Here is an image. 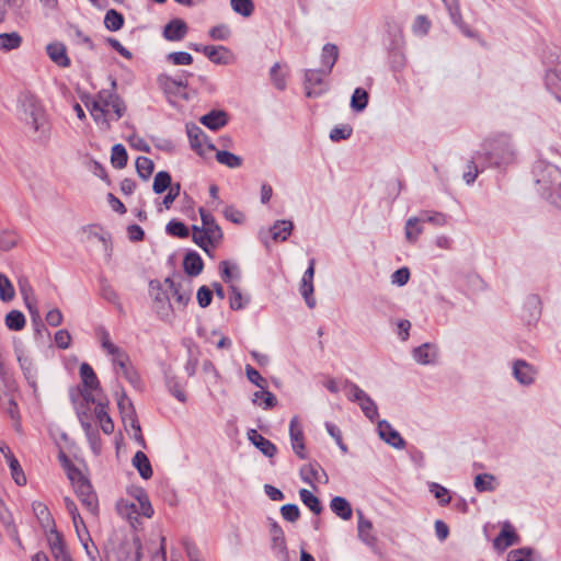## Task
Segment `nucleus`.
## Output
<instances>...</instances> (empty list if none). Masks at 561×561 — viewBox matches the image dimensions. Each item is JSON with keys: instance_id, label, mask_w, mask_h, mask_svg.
Masks as SVG:
<instances>
[{"instance_id": "nucleus-1", "label": "nucleus", "mask_w": 561, "mask_h": 561, "mask_svg": "<svg viewBox=\"0 0 561 561\" xmlns=\"http://www.w3.org/2000/svg\"><path fill=\"white\" fill-rule=\"evenodd\" d=\"M80 376L83 383V398L87 402V408L78 411V417L92 451L99 455L102 449V443L96 425L101 427L104 434L110 435L114 431V423L107 413V404L95 397L100 383L93 368L87 363L81 364Z\"/></svg>"}, {"instance_id": "nucleus-2", "label": "nucleus", "mask_w": 561, "mask_h": 561, "mask_svg": "<svg viewBox=\"0 0 561 561\" xmlns=\"http://www.w3.org/2000/svg\"><path fill=\"white\" fill-rule=\"evenodd\" d=\"M19 118L37 140H45L50 133V123L39 98L31 91H23L18 98Z\"/></svg>"}, {"instance_id": "nucleus-3", "label": "nucleus", "mask_w": 561, "mask_h": 561, "mask_svg": "<svg viewBox=\"0 0 561 561\" xmlns=\"http://www.w3.org/2000/svg\"><path fill=\"white\" fill-rule=\"evenodd\" d=\"M94 122L102 128L108 129L111 122L118 121L125 113L126 106L122 99L112 91H100L90 103H87Z\"/></svg>"}, {"instance_id": "nucleus-4", "label": "nucleus", "mask_w": 561, "mask_h": 561, "mask_svg": "<svg viewBox=\"0 0 561 561\" xmlns=\"http://www.w3.org/2000/svg\"><path fill=\"white\" fill-rule=\"evenodd\" d=\"M136 502L129 500H119L117 502V512L130 523L136 522L139 516L152 517L154 511L145 490L135 489L131 493Z\"/></svg>"}, {"instance_id": "nucleus-5", "label": "nucleus", "mask_w": 561, "mask_h": 561, "mask_svg": "<svg viewBox=\"0 0 561 561\" xmlns=\"http://www.w3.org/2000/svg\"><path fill=\"white\" fill-rule=\"evenodd\" d=\"M67 476L82 505L95 515L98 513L99 502L87 477L73 466L67 468Z\"/></svg>"}, {"instance_id": "nucleus-6", "label": "nucleus", "mask_w": 561, "mask_h": 561, "mask_svg": "<svg viewBox=\"0 0 561 561\" xmlns=\"http://www.w3.org/2000/svg\"><path fill=\"white\" fill-rule=\"evenodd\" d=\"M99 340L103 351L111 357L116 373L130 381H135L137 377L128 365V356L121 347L112 342L110 333L105 330H101L99 332Z\"/></svg>"}, {"instance_id": "nucleus-7", "label": "nucleus", "mask_w": 561, "mask_h": 561, "mask_svg": "<svg viewBox=\"0 0 561 561\" xmlns=\"http://www.w3.org/2000/svg\"><path fill=\"white\" fill-rule=\"evenodd\" d=\"M537 184L543 194L553 198L561 195V170L553 164H539L536 169Z\"/></svg>"}, {"instance_id": "nucleus-8", "label": "nucleus", "mask_w": 561, "mask_h": 561, "mask_svg": "<svg viewBox=\"0 0 561 561\" xmlns=\"http://www.w3.org/2000/svg\"><path fill=\"white\" fill-rule=\"evenodd\" d=\"M485 148L490 160L496 165L508 163L514 159V150L506 135L489 139Z\"/></svg>"}, {"instance_id": "nucleus-9", "label": "nucleus", "mask_w": 561, "mask_h": 561, "mask_svg": "<svg viewBox=\"0 0 561 561\" xmlns=\"http://www.w3.org/2000/svg\"><path fill=\"white\" fill-rule=\"evenodd\" d=\"M150 296L153 300V308L163 320H170L173 317V305L170 298V290L160 282L152 280L149 284Z\"/></svg>"}, {"instance_id": "nucleus-10", "label": "nucleus", "mask_w": 561, "mask_h": 561, "mask_svg": "<svg viewBox=\"0 0 561 561\" xmlns=\"http://www.w3.org/2000/svg\"><path fill=\"white\" fill-rule=\"evenodd\" d=\"M222 239V231L218 225L193 227V240L205 252L209 253L210 248H215Z\"/></svg>"}, {"instance_id": "nucleus-11", "label": "nucleus", "mask_w": 561, "mask_h": 561, "mask_svg": "<svg viewBox=\"0 0 561 561\" xmlns=\"http://www.w3.org/2000/svg\"><path fill=\"white\" fill-rule=\"evenodd\" d=\"M186 134L191 148L201 157H208L215 151V146L209 141L201 127L194 123L186 124Z\"/></svg>"}, {"instance_id": "nucleus-12", "label": "nucleus", "mask_w": 561, "mask_h": 561, "mask_svg": "<svg viewBox=\"0 0 561 561\" xmlns=\"http://www.w3.org/2000/svg\"><path fill=\"white\" fill-rule=\"evenodd\" d=\"M164 285L168 287L170 296L173 298V311L184 310L192 297L190 283H174L170 278H167Z\"/></svg>"}, {"instance_id": "nucleus-13", "label": "nucleus", "mask_w": 561, "mask_h": 561, "mask_svg": "<svg viewBox=\"0 0 561 561\" xmlns=\"http://www.w3.org/2000/svg\"><path fill=\"white\" fill-rule=\"evenodd\" d=\"M202 53L216 65H232L236 62V55L225 46H204Z\"/></svg>"}, {"instance_id": "nucleus-14", "label": "nucleus", "mask_w": 561, "mask_h": 561, "mask_svg": "<svg viewBox=\"0 0 561 561\" xmlns=\"http://www.w3.org/2000/svg\"><path fill=\"white\" fill-rule=\"evenodd\" d=\"M520 541L519 536L516 534L515 528L511 523L505 522L497 537L493 540V547L499 552L505 551L508 547L517 545Z\"/></svg>"}, {"instance_id": "nucleus-15", "label": "nucleus", "mask_w": 561, "mask_h": 561, "mask_svg": "<svg viewBox=\"0 0 561 561\" xmlns=\"http://www.w3.org/2000/svg\"><path fill=\"white\" fill-rule=\"evenodd\" d=\"M314 264V259H311L300 282V294L309 308H313L316 306V299L313 297Z\"/></svg>"}, {"instance_id": "nucleus-16", "label": "nucleus", "mask_w": 561, "mask_h": 561, "mask_svg": "<svg viewBox=\"0 0 561 561\" xmlns=\"http://www.w3.org/2000/svg\"><path fill=\"white\" fill-rule=\"evenodd\" d=\"M329 73H325V70H314L308 69L305 72V81H306V93L307 96H318L320 95L324 89L322 88L323 79Z\"/></svg>"}, {"instance_id": "nucleus-17", "label": "nucleus", "mask_w": 561, "mask_h": 561, "mask_svg": "<svg viewBox=\"0 0 561 561\" xmlns=\"http://www.w3.org/2000/svg\"><path fill=\"white\" fill-rule=\"evenodd\" d=\"M289 436L295 454L301 459L306 458L302 426L297 416L290 420Z\"/></svg>"}, {"instance_id": "nucleus-18", "label": "nucleus", "mask_w": 561, "mask_h": 561, "mask_svg": "<svg viewBox=\"0 0 561 561\" xmlns=\"http://www.w3.org/2000/svg\"><path fill=\"white\" fill-rule=\"evenodd\" d=\"M159 87L167 93L168 95H179L183 99H187V94L185 93V88L187 85L186 82L182 80H176L171 78L168 75H161L158 78Z\"/></svg>"}, {"instance_id": "nucleus-19", "label": "nucleus", "mask_w": 561, "mask_h": 561, "mask_svg": "<svg viewBox=\"0 0 561 561\" xmlns=\"http://www.w3.org/2000/svg\"><path fill=\"white\" fill-rule=\"evenodd\" d=\"M18 362L20 364L21 369L28 382V385L34 389L37 388V368L34 365L32 358L25 354L22 350L16 351Z\"/></svg>"}, {"instance_id": "nucleus-20", "label": "nucleus", "mask_w": 561, "mask_h": 561, "mask_svg": "<svg viewBox=\"0 0 561 561\" xmlns=\"http://www.w3.org/2000/svg\"><path fill=\"white\" fill-rule=\"evenodd\" d=\"M188 32L187 24L181 19L171 20L163 28V36L170 42L182 41Z\"/></svg>"}, {"instance_id": "nucleus-21", "label": "nucleus", "mask_w": 561, "mask_h": 561, "mask_svg": "<svg viewBox=\"0 0 561 561\" xmlns=\"http://www.w3.org/2000/svg\"><path fill=\"white\" fill-rule=\"evenodd\" d=\"M378 433L380 438L392 447L398 449L404 447L403 438L387 421L378 423Z\"/></svg>"}, {"instance_id": "nucleus-22", "label": "nucleus", "mask_w": 561, "mask_h": 561, "mask_svg": "<svg viewBox=\"0 0 561 561\" xmlns=\"http://www.w3.org/2000/svg\"><path fill=\"white\" fill-rule=\"evenodd\" d=\"M513 374L522 385H530L535 381L537 370L525 360H516L513 365Z\"/></svg>"}, {"instance_id": "nucleus-23", "label": "nucleus", "mask_w": 561, "mask_h": 561, "mask_svg": "<svg viewBox=\"0 0 561 561\" xmlns=\"http://www.w3.org/2000/svg\"><path fill=\"white\" fill-rule=\"evenodd\" d=\"M46 53L50 60L59 67L70 66V59L67 55L66 46L60 42H54L46 46Z\"/></svg>"}, {"instance_id": "nucleus-24", "label": "nucleus", "mask_w": 561, "mask_h": 561, "mask_svg": "<svg viewBox=\"0 0 561 561\" xmlns=\"http://www.w3.org/2000/svg\"><path fill=\"white\" fill-rule=\"evenodd\" d=\"M437 352L435 346L425 343L413 350V358L421 365H428L435 362Z\"/></svg>"}, {"instance_id": "nucleus-25", "label": "nucleus", "mask_w": 561, "mask_h": 561, "mask_svg": "<svg viewBox=\"0 0 561 561\" xmlns=\"http://www.w3.org/2000/svg\"><path fill=\"white\" fill-rule=\"evenodd\" d=\"M122 421L128 435L133 439H135L140 446L145 447V438L141 434L140 424L138 422L136 413L127 417H124Z\"/></svg>"}, {"instance_id": "nucleus-26", "label": "nucleus", "mask_w": 561, "mask_h": 561, "mask_svg": "<svg viewBox=\"0 0 561 561\" xmlns=\"http://www.w3.org/2000/svg\"><path fill=\"white\" fill-rule=\"evenodd\" d=\"M201 123L211 130H217L224 127L228 119L227 114L222 111H211L210 113L201 117Z\"/></svg>"}, {"instance_id": "nucleus-27", "label": "nucleus", "mask_w": 561, "mask_h": 561, "mask_svg": "<svg viewBox=\"0 0 561 561\" xmlns=\"http://www.w3.org/2000/svg\"><path fill=\"white\" fill-rule=\"evenodd\" d=\"M339 58V48L334 44H325L321 53V65L325 73H330Z\"/></svg>"}, {"instance_id": "nucleus-28", "label": "nucleus", "mask_w": 561, "mask_h": 561, "mask_svg": "<svg viewBox=\"0 0 561 561\" xmlns=\"http://www.w3.org/2000/svg\"><path fill=\"white\" fill-rule=\"evenodd\" d=\"M249 439L267 457H273L276 454V446L259 434L255 430L249 432Z\"/></svg>"}, {"instance_id": "nucleus-29", "label": "nucleus", "mask_w": 561, "mask_h": 561, "mask_svg": "<svg viewBox=\"0 0 561 561\" xmlns=\"http://www.w3.org/2000/svg\"><path fill=\"white\" fill-rule=\"evenodd\" d=\"M293 228L294 225L290 220H277L270 229V233L274 241H285L290 236Z\"/></svg>"}, {"instance_id": "nucleus-30", "label": "nucleus", "mask_w": 561, "mask_h": 561, "mask_svg": "<svg viewBox=\"0 0 561 561\" xmlns=\"http://www.w3.org/2000/svg\"><path fill=\"white\" fill-rule=\"evenodd\" d=\"M131 463L138 470L142 479L148 480L152 477L151 463L145 453L140 450L137 451L133 457Z\"/></svg>"}, {"instance_id": "nucleus-31", "label": "nucleus", "mask_w": 561, "mask_h": 561, "mask_svg": "<svg viewBox=\"0 0 561 561\" xmlns=\"http://www.w3.org/2000/svg\"><path fill=\"white\" fill-rule=\"evenodd\" d=\"M330 507L340 518L348 520L352 518L353 511L351 504L342 496H335L330 502Z\"/></svg>"}, {"instance_id": "nucleus-32", "label": "nucleus", "mask_w": 561, "mask_h": 561, "mask_svg": "<svg viewBox=\"0 0 561 561\" xmlns=\"http://www.w3.org/2000/svg\"><path fill=\"white\" fill-rule=\"evenodd\" d=\"M358 536L368 546L373 547L376 543V537L373 534V524L370 520L365 519L363 514L358 513Z\"/></svg>"}, {"instance_id": "nucleus-33", "label": "nucleus", "mask_w": 561, "mask_h": 561, "mask_svg": "<svg viewBox=\"0 0 561 561\" xmlns=\"http://www.w3.org/2000/svg\"><path fill=\"white\" fill-rule=\"evenodd\" d=\"M22 36L18 32L0 34V50L8 53L20 48L22 45Z\"/></svg>"}, {"instance_id": "nucleus-34", "label": "nucleus", "mask_w": 561, "mask_h": 561, "mask_svg": "<svg viewBox=\"0 0 561 561\" xmlns=\"http://www.w3.org/2000/svg\"><path fill=\"white\" fill-rule=\"evenodd\" d=\"M252 402L262 407L264 410H270L277 404V399L272 392L266 390L265 387L253 393Z\"/></svg>"}, {"instance_id": "nucleus-35", "label": "nucleus", "mask_w": 561, "mask_h": 561, "mask_svg": "<svg viewBox=\"0 0 561 561\" xmlns=\"http://www.w3.org/2000/svg\"><path fill=\"white\" fill-rule=\"evenodd\" d=\"M497 486L496 478L490 473L478 474L474 478V488L478 492H491Z\"/></svg>"}, {"instance_id": "nucleus-36", "label": "nucleus", "mask_w": 561, "mask_h": 561, "mask_svg": "<svg viewBox=\"0 0 561 561\" xmlns=\"http://www.w3.org/2000/svg\"><path fill=\"white\" fill-rule=\"evenodd\" d=\"M5 327L11 331H21L26 324L24 314L19 310H11L4 318Z\"/></svg>"}, {"instance_id": "nucleus-37", "label": "nucleus", "mask_w": 561, "mask_h": 561, "mask_svg": "<svg viewBox=\"0 0 561 561\" xmlns=\"http://www.w3.org/2000/svg\"><path fill=\"white\" fill-rule=\"evenodd\" d=\"M183 266L188 275L196 276L203 270V261L197 253H188L184 257Z\"/></svg>"}, {"instance_id": "nucleus-38", "label": "nucleus", "mask_w": 561, "mask_h": 561, "mask_svg": "<svg viewBox=\"0 0 561 561\" xmlns=\"http://www.w3.org/2000/svg\"><path fill=\"white\" fill-rule=\"evenodd\" d=\"M216 160L230 169H237L242 165V158L226 150H216Z\"/></svg>"}, {"instance_id": "nucleus-39", "label": "nucleus", "mask_w": 561, "mask_h": 561, "mask_svg": "<svg viewBox=\"0 0 561 561\" xmlns=\"http://www.w3.org/2000/svg\"><path fill=\"white\" fill-rule=\"evenodd\" d=\"M322 472L321 468L314 463H307L300 469L301 479L311 485L314 482H320V473Z\"/></svg>"}, {"instance_id": "nucleus-40", "label": "nucleus", "mask_w": 561, "mask_h": 561, "mask_svg": "<svg viewBox=\"0 0 561 561\" xmlns=\"http://www.w3.org/2000/svg\"><path fill=\"white\" fill-rule=\"evenodd\" d=\"M128 160L127 151L121 144L114 145L111 151V162L114 168L123 169L126 167Z\"/></svg>"}, {"instance_id": "nucleus-41", "label": "nucleus", "mask_w": 561, "mask_h": 561, "mask_svg": "<svg viewBox=\"0 0 561 561\" xmlns=\"http://www.w3.org/2000/svg\"><path fill=\"white\" fill-rule=\"evenodd\" d=\"M104 25L111 32L121 30L124 25V18L116 10L111 9L104 16Z\"/></svg>"}, {"instance_id": "nucleus-42", "label": "nucleus", "mask_w": 561, "mask_h": 561, "mask_svg": "<svg viewBox=\"0 0 561 561\" xmlns=\"http://www.w3.org/2000/svg\"><path fill=\"white\" fill-rule=\"evenodd\" d=\"M299 497L301 502L314 514H320L322 511V506L320 504L319 499L312 494L307 489H301L299 491Z\"/></svg>"}, {"instance_id": "nucleus-43", "label": "nucleus", "mask_w": 561, "mask_h": 561, "mask_svg": "<svg viewBox=\"0 0 561 561\" xmlns=\"http://www.w3.org/2000/svg\"><path fill=\"white\" fill-rule=\"evenodd\" d=\"M48 542L54 559L58 558L59 556H64L68 552L66 550L65 543L59 533L55 530L51 531L48 537Z\"/></svg>"}, {"instance_id": "nucleus-44", "label": "nucleus", "mask_w": 561, "mask_h": 561, "mask_svg": "<svg viewBox=\"0 0 561 561\" xmlns=\"http://www.w3.org/2000/svg\"><path fill=\"white\" fill-rule=\"evenodd\" d=\"M423 221L419 217H412L408 219L405 225V237L409 241L414 242L422 233L423 228L421 226Z\"/></svg>"}, {"instance_id": "nucleus-45", "label": "nucleus", "mask_w": 561, "mask_h": 561, "mask_svg": "<svg viewBox=\"0 0 561 561\" xmlns=\"http://www.w3.org/2000/svg\"><path fill=\"white\" fill-rule=\"evenodd\" d=\"M171 186V175L167 171H160L154 175L152 190L156 194H161Z\"/></svg>"}, {"instance_id": "nucleus-46", "label": "nucleus", "mask_w": 561, "mask_h": 561, "mask_svg": "<svg viewBox=\"0 0 561 561\" xmlns=\"http://www.w3.org/2000/svg\"><path fill=\"white\" fill-rule=\"evenodd\" d=\"M153 168L154 164L151 159L147 157H138L136 159V170L141 179L148 180L153 172Z\"/></svg>"}, {"instance_id": "nucleus-47", "label": "nucleus", "mask_w": 561, "mask_h": 561, "mask_svg": "<svg viewBox=\"0 0 561 561\" xmlns=\"http://www.w3.org/2000/svg\"><path fill=\"white\" fill-rule=\"evenodd\" d=\"M367 103H368V93L362 88L355 89V91L352 95V99H351L352 108L357 112H362L366 108Z\"/></svg>"}, {"instance_id": "nucleus-48", "label": "nucleus", "mask_w": 561, "mask_h": 561, "mask_svg": "<svg viewBox=\"0 0 561 561\" xmlns=\"http://www.w3.org/2000/svg\"><path fill=\"white\" fill-rule=\"evenodd\" d=\"M15 296V290L10 279L0 273V299L11 301Z\"/></svg>"}, {"instance_id": "nucleus-49", "label": "nucleus", "mask_w": 561, "mask_h": 561, "mask_svg": "<svg viewBox=\"0 0 561 561\" xmlns=\"http://www.w3.org/2000/svg\"><path fill=\"white\" fill-rule=\"evenodd\" d=\"M8 466L10 468L11 477L14 480V482L20 486L25 485L26 481H27L26 476H25L19 460L11 459L10 462H8Z\"/></svg>"}, {"instance_id": "nucleus-50", "label": "nucleus", "mask_w": 561, "mask_h": 561, "mask_svg": "<svg viewBox=\"0 0 561 561\" xmlns=\"http://www.w3.org/2000/svg\"><path fill=\"white\" fill-rule=\"evenodd\" d=\"M249 302V297H244L241 291L236 287L231 286V295L229 298L230 308L233 310H240L245 307Z\"/></svg>"}, {"instance_id": "nucleus-51", "label": "nucleus", "mask_w": 561, "mask_h": 561, "mask_svg": "<svg viewBox=\"0 0 561 561\" xmlns=\"http://www.w3.org/2000/svg\"><path fill=\"white\" fill-rule=\"evenodd\" d=\"M167 60L174 66H188L193 62V57L186 51H174L167 55Z\"/></svg>"}, {"instance_id": "nucleus-52", "label": "nucleus", "mask_w": 561, "mask_h": 561, "mask_svg": "<svg viewBox=\"0 0 561 561\" xmlns=\"http://www.w3.org/2000/svg\"><path fill=\"white\" fill-rule=\"evenodd\" d=\"M232 10L242 16H250L253 12V3L251 0H231Z\"/></svg>"}, {"instance_id": "nucleus-53", "label": "nucleus", "mask_w": 561, "mask_h": 561, "mask_svg": "<svg viewBox=\"0 0 561 561\" xmlns=\"http://www.w3.org/2000/svg\"><path fill=\"white\" fill-rule=\"evenodd\" d=\"M19 242V236L14 231H3L0 233V248L9 251L14 248Z\"/></svg>"}, {"instance_id": "nucleus-54", "label": "nucleus", "mask_w": 561, "mask_h": 561, "mask_svg": "<svg viewBox=\"0 0 561 561\" xmlns=\"http://www.w3.org/2000/svg\"><path fill=\"white\" fill-rule=\"evenodd\" d=\"M364 414L370 420L374 421L378 416V409L376 403L371 400L369 396L360 400L358 403Z\"/></svg>"}, {"instance_id": "nucleus-55", "label": "nucleus", "mask_w": 561, "mask_h": 561, "mask_svg": "<svg viewBox=\"0 0 561 561\" xmlns=\"http://www.w3.org/2000/svg\"><path fill=\"white\" fill-rule=\"evenodd\" d=\"M507 561H533V550L530 548H519L508 552Z\"/></svg>"}, {"instance_id": "nucleus-56", "label": "nucleus", "mask_w": 561, "mask_h": 561, "mask_svg": "<svg viewBox=\"0 0 561 561\" xmlns=\"http://www.w3.org/2000/svg\"><path fill=\"white\" fill-rule=\"evenodd\" d=\"M101 296L108 302L121 308L119 296L112 285L107 283L102 284Z\"/></svg>"}, {"instance_id": "nucleus-57", "label": "nucleus", "mask_w": 561, "mask_h": 561, "mask_svg": "<svg viewBox=\"0 0 561 561\" xmlns=\"http://www.w3.org/2000/svg\"><path fill=\"white\" fill-rule=\"evenodd\" d=\"M167 232L171 236L181 238L188 237L190 234L187 227L183 222L176 220H172L167 225Z\"/></svg>"}, {"instance_id": "nucleus-58", "label": "nucleus", "mask_w": 561, "mask_h": 561, "mask_svg": "<svg viewBox=\"0 0 561 561\" xmlns=\"http://www.w3.org/2000/svg\"><path fill=\"white\" fill-rule=\"evenodd\" d=\"M208 34H209L210 38L214 41H226L229 38L231 32H230V28L228 25L219 24V25L213 26L208 31Z\"/></svg>"}, {"instance_id": "nucleus-59", "label": "nucleus", "mask_w": 561, "mask_h": 561, "mask_svg": "<svg viewBox=\"0 0 561 561\" xmlns=\"http://www.w3.org/2000/svg\"><path fill=\"white\" fill-rule=\"evenodd\" d=\"M221 277L226 283H231L237 277L238 268L228 261H222L219 265Z\"/></svg>"}, {"instance_id": "nucleus-60", "label": "nucleus", "mask_w": 561, "mask_h": 561, "mask_svg": "<svg viewBox=\"0 0 561 561\" xmlns=\"http://www.w3.org/2000/svg\"><path fill=\"white\" fill-rule=\"evenodd\" d=\"M280 515L288 522H296L300 516V511L295 504H286L280 507Z\"/></svg>"}, {"instance_id": "nucleus-61", "label": "nucleus", "mask_w": 561, "mask_h": 561, "mask_svg": "<svg viewBox=\"0 0 561 561\" xmlns=\"http://www.w3.org/2000/svg\"><path fill=\"white\" fill-rule=\"evenodd\" d=\"M431 492L434 496L439 501L440 504H448L450 502V496L448 490L437 483H432L430 485Z\"/></svg>"}, {"instance_id": "nucleus-62", "label": "nucleus", "mask_w": 561, "mask_h": 561, "mask_svg": "<svg viewBox=\"0 0 561 561\" xmlns=\"http://www.w3.org/2000/svg\"><path fill=\"white\" fill-rule=\"evenodd\" d=\"M245 374L248 379L254 383L260 389H263L266 387L265 379L261 376V374L254 369L251 365L245 366Z\"/></svg>"}, {"instance_id": "nucleus-63", "label": "nucleus", "mask_w": 561, "mask_h": 561, "mask_svg": "<svg viewBox=\"0 0 561 561\" xmlns=\"http://www.w3.org/2000/svg\"><path fill=\"white\" fill-rule=\"evenodd\" d=\"M224 216L233 224H242L245 219L244 214L233 206L226 207Z\"/></svg>"}, {"instance_id": "nucleus-64", "label": "nucleus", "mask_w": 561, "mask_h": 561, "mask_svg": "<svg viewBox=\"0 0 561 561\" xmlns=\"http://www.w3.org/2000/svg\"><path fill=\"white\" fill-rule=\"evenodd\" d=\"M196 298H197L198 305L202 308H206L211 302V298H213L211 290L206 286H202L197 291Z\"/></svg>"}]
</instances>
